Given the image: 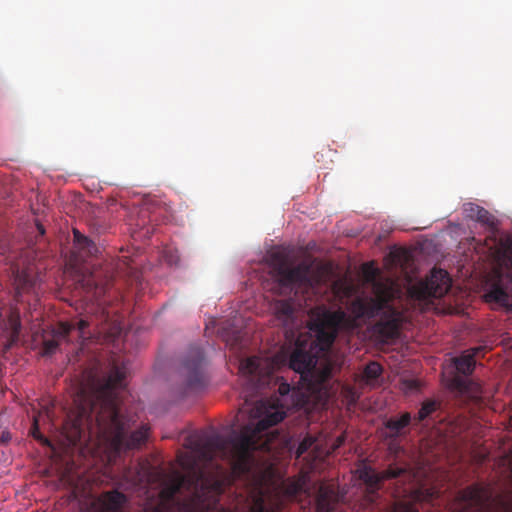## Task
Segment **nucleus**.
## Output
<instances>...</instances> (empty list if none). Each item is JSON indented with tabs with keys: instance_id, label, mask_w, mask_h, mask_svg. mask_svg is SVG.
<instances>
[{
	"instance_id": "nucleus-1",
	"label": "nucleus",
	"mask_w": 512,
	"mask_h": 512,
	"mask_svg": "<svg viewBox=\"0 0 512 512\" xmlns=\"http://www.w3.org/2000/svg\"><path fill=\"white\" fill-rule=\"evenodd\" d=\"M248 412L250 421L228 439L218 434L190 437L188 441L192 452L179 457L184 473L176 471L172 474L169 484L161 492L162 496L173 499L183 489L200 496L208 486L206 473L200 463H210L216 456L228 460L235 473H248L253 452L267 445V441L259 443L261 434L285 418V412L268 409L262 400L255 402Z\"/></svg>"
},
{
	"instance_id": "nucleus-2",
	"label": "nucleus",
	"mask_w": 512,
	"mask_h": 512,
	"mask_svg": "<svg viewBox=\"0 0 512 512\" xmlns=\"http://www.w3.org/2000/svg\"><path fill=\"white\" fill-rule=\"evenodd\" d=\"M125 377L126 368L113 365L103 383L94 386L91 392L82 387L74 400L78 408L73 423L77 433L80 434L81 426L86 424L115 455L139 448L149 432V427L142 425L129 434L131 419L121 412L119 393L125 388Z\"/></svg>"
},
{
	"instance_id": "nucleus-3",
	"label": "nucleus",
	"mask_w": 512,
	"mask_h": 512,
	"mask_svg": "<svg viewBox=\"0 0 512 512\" xmlns=\"http://www.w3.org/2000/svg\"><path fill=\"white\" fill-rule=\"evenodd\" d=\"M346 314L339 311H327L317 313L309 322V330L315 334V339L310 343L296 341V347L289 360L292 370L300 374L301 380L307 382L311 388H322L331 376V369L324 368L318 372L316 368L318 352L328 351L339 329L345 325Z\"/></svg>"
},
{
	"instance_id": "nucleus-4",
	"label": "nucleus",
	"mask_w": 512,
	"mask_h": 512,
	"mask_svg": "<svg viewBox=\"0 0 512 512\" xmlns=\"http://www.w3.org/2000/svg\"><path fill=\"white\" fill-rule=\"evenodd\" d=\"M367 283L371 284L373 297L357 298L351 303V311L356 318L383 317L376 329L386 338H394L399 330V313L391 304L395 296L394 283L390 279L380 278V270L373 263L363 265Z\"/></svg>"
},
{
	"instance_id": "nucleus-5",
	"label": "nucleus",
	"mask_w": 512,
	"mask_h": 512,
	"mask_svg": "<svg viewBox=\"0 0 512 512\" xmlns=\"http://www.w3.org/2000/svg\"><path fill=\"white\" fill-rule=\"evenodd\" d=\"M326 275L325 267H314L306 261L292 266L285 259H281L273 266L275 289L280 295H290L298 290L315 291L326 281Z\"/></svg>"
},
{
	"instance_id": "nucleus-6",
	"label": "nucleus",
	"mask_w": 512,
	"mask_h": 512,
	"mask_svg": "<svg viewBox=\"0 0 512 512\" xmlns=\"http://www.w3.org/2000/svg\"><path fill=\"white\" fill-rule=\"evenodd\" d=\"M131 273L126 258L113 260L90 272H82L78 275L77 284L85 292L87 300L99 302L116 277H126Z\"/></svg>"
},
{
	"instance_id": "nucleus-7",
	"label": "nucleus",
	"mask_w": 512,
	"mask_h": 512,
	"mask_svg": "<svg viewBox=\"0 0 512 512\" xmlns=\"http://www.w3.org/2000/svg\"><path fill=\"white\" fill-rule=\"evenodd\" d=\"M125 502L126 496L118 490L95 497L85 492L79 494L77 487H74L70 494V504L72 508H77V512H123Z\"/></svg>"
},
{
	"instance_id": "nucleus-8",
	"label": "nucleus",
	"mask_w": 512,
	"mask_h": 512,
	"mask_svg": "<svg viewBox=\"0 0 512 512\" xmlns=\"http://www.w3.org/2000/svg\"><path fill=\"white\" fill-rule=\"evenodd\" d=\"M203 361L204 355L200 348H192L189 351L181 368V375L184 377V381L177 391L180 397L187 396L203 388Z\"/></svg>"
},
{
	"instance_id": "nucleus-9",
	"label": "nucleus",
	"mask_w": 512,
	"mask_h": 512,
	"mask_svg": "<svg viewBox=\"0 0 512 512\" xmlns=\"http://www.w3.org/2000/svg\"><path fill=\"white\" fill-rule=\"evenodd\" d=\"M451 288V278L447 271L433 268L430 275L423 281L411 286L409 293L412 298L425 301L430 298H441Z\"/></svg>"
},
{
	"instance_id": "nucleus-10",
	"label": "nucleus",
	"mask_w": 512,
	"mask_h": 512,
	"mask_svg": "<svg viewBox=\"0 0 512 512\" xmlns=\"http://www.w3.org/2000/svg\"><path fill=\"white\" fill-rule=\"evenodd\" d=\"M239 370L254 390L269 386L273 379L271 367L267 363H263L258 357H249L242 360Z\"/></svg>"
},
{
	"instance_id": "nucleus-11",
	"label": "nucleus",
	"mask_w": 512,
	"mask_h": 512,
	"mask_svg": "<svg viewBox=\"0 0 512 512\" xmlns=\"http://www.w3.org/2000/svg\"><path fill=\"white\" fill-rule=\"evenodd\" d=\"M410 476L406 468L390 466L381 473H377L370 467H363L359 470V479L367 486V496L372 501L373 495L377 493L383 480L395 479L402 475Z\"/></svg>"
},
{
	"instance_id": "nucleus-12",
	"label": "nucleus",
	"mask_w": 512,
	"mask_h": 512,
	"mask_svg": "<svg viewBox=\"0 0 512 512\" xmlns=\"http://www.w3.org/2000/svg\"><path fill=\"white\" fill-rule=\"evenodd\" d=\"M505 278L500 277L484 295L485 301L495 303L501 306H507L509 302V292H512V272L507 275V284H504Z\"/></svg>"
},
{
	"instance_id": "nucleus-13",
	"label": "nucleus",
	"mask_w": 512,
	"mask_h": 512,
	"mask_svg": "<svg viewBox=\"0 0 512 512\" xmlns=\"http://www.w3.org/2000/svg\"><path fill=\"white\" fill-rule=\"evenodd\" d=\"M339 500V495L333 484H321L316 495L318 512H333L334 505Z\"/></svg>"
},
{
	"instance_id": "nucleus-14",
	"label": "nucleus",
	"mask_w": 512,
	"mask_h": 512,
	"mask_svg": "<svg viewBox=\"0 0 512 512\" xmlns=\"http://www.w3.org/2000/svg\"><path fill=\"white\" fill-rule=\"evenodd\" d=\"M451 386L460 394L472 400H480L483 389L480 383L466 377L455 375L451 380Z\"/></svg>"
},
{
	"instance_id": "nucleus-15",
	"label": "nucleus",
	"mask_w": 512,
	"mask_h": 512,
	"mask_svg": "<svg viewBox=\"0 0 512 512\" xmlns=\"http://www.w3.org/2000/svg\"><path fill=\"white\" fill-rule=\"evenodd\" d=\"M500 246L506 257V267L508 271L503 273L500 270H496L494 272V276L489 283H487V287L485 289L484 295L491 289L492 285L500 278H506L508 274L512 273V235H507L505 238L501 239ZM504 284H507V280H503Z\"/></svg>"
},
{
	"instance_id": "nucleus-16",
	"label": "nucleus",
	"mask_w": 512,
	"mask_h": 512,
	"mask_svg": "<svg viewBox=\"0 0 512 512\" xmlns=\"http://www.w3.org/2000/svg\"><path fill=\"white\" fill-rule=\"evenodd\" d=\"M309 476L307 474H301L298 477L288 479L283 484L284 494L295 499L302 494H309Z\"/></svg>"
},
{
	"instance_id": "nucleus-17",
	"label": "nucleus",
	"mask_w": 512,
	"mask_h": 512,
	"mask_svg": "<svg viewBox=\"0 0 512 512\" xmlns=\"http://www.w3.org/2000/svg\"><path fill=\"white\" fill-rule=\"evenodd\" d=\"M276 318L281 321L286 331H292L295 327L294 308L290 301L280 300L274 306Z\"/></svg>"
},
{
	"instance_id": "nucleus-18",
	"label": "nucleus",
	"mask_w": 512,
	"mask_h": 512,
	"mask_svg": "<svg viewBox=\"0 0 512 512\" xmlns=\"http://www.w3.org/2000/svg\"><path fill=\"white\" fill-rule=\"evenodd\" d=\"M480 349L481 348H475L472 350V352L466 351L453 359L454 366L458 372V375L467 378V376L472 374L476 365L475 355L478 351H480Z\"/></svg>"
},
{
	"instance_id": "nucleus-19",
	"label": "nucleus",
	"mask_w": 512,
	"mask_h": 512,
	"mask_svg": "<svg viewBox=\"0 0 512 512\" xmlns=\"http://www.w3.org/2000/svg\"><path fill=\"white\" fill-rule=\"evenodd\" d=\"M468 217L476 220L482 225L489 228L491 231L496 229V219L495 217L485 208L476 205V204H468V207L465 209Z\"/></svg>"
},
{
	"instance_id": "nucleus-20",
	"label": "nucleus",
	"mask_w": 512,
	"mask_h": 512,
	"mask_svg": "<svg viewBox=\"0 0 512 512\" xmlns=\"http://www.w3.org/2000/svg\"><path fill=\"white\" fill-rule=\"evenodd\" d=\"M72 331V326L68 323H61L59 330L53 335L52 338L44 339L43 341V354L50 356L58 349L60 339L66 338Z\"/></svg>"
},
{
	"instance_id": "nucleus-21",
	"label": "nucleus",
	"mask_w": 512,
	"mask_h": 512,
	"mask_svg": "<svg viewBox=\"0 0 512 512\" xmlns=\"http://www.w3.org/2000/svg\"><path fill=\"white\" fill-rule=\"evenodd\" d=\"M411 419L409 412L403 413L400 418H389L385 422V428L389 431L388 437L397 438L401 436L403 430L410 424Z\"/></svg>"
},
{
	"instance_id": "nucleus-22",
	"label": "nucleus",
	"mask_w": 512,
	"mask_h": 512,
	"mask_svg": "<svg viewBox=\"0 0 512 512\" xmlns=\"http://www.w3.org/2000/svg\"><path fill=\"white\" fill-rule=\"evenodd\" d=\"M74 245L78 250L81 258H86L96 254L97 246L95 243L80 233L77 229L73 230Z\"/></svg>"
},
{
	"instance_id": "nucleus-23",
	"label": "nucleus",
	"mask_w": 512,
	"mask_h": 512,
	"mask_svg": "<svg viewBox=\"0 0 512 512\" xmlns=\"http://www.w3.org/2000/svg\"><path fill=\"white\" fill-rule=\"evenodd\" d=\"M382 371V366L379 363L375 361L369 362L363 369L361 381L366 385H374L381 376Z\"/></svg>"
},
{
	"instance_id": "nucleus-24",
	"label": "nucleus",
	"mask_w": 512,
	"mask_h": 512,
	"mask_svg": "<svg viewBox=\"0 0 512 512\" xmlns=\"http://www.w3.org/2000/svg\"><path fill=\"white\" fill-rule=\"evenodd\" d=\"M438 407H439V403L436 402L435 400H431V399L425 400L422 403V406H421L420 410L418 411V414L415 417V420H417L418 422L425 420L430 415H432V413H434L438 409Z\"/></svg>"
},
{
	"instance_id": "nucleus-25",
	"label": "nucleus",
	"mask_w": 512,
	"mask_h": 512,
	"mask_svg": "<svg viewBox=\"0 0 512 512\" xmlns=\"http://www.w3.org/2000/svg\"><path fill=\"white\" fill-rule=\"evenodd\" d=\"M438 498V492L434 489H415L412 493V499L415 502H432Z\"/></svg>"
},
{
	"instance_id": "nucleus-26",
	"label": "nucleus",
	"mask_w": 512,
	"mask_h": 512,
	"mask_svg": "<svg viewBox=\"0 0 512 512\" xmlns=\"http://www.w3.org/2000/svg\"><path fill=\"white\" fill-rule=\"evenodd\" d=\"M316 443V439L311 435H306L303 440L299 443L296 456L300 457L304 453H306L311 447H313Z\"/></svg>"
},
{
	"instance_id": "nucleus-27",
	"label": "nucleus",
	"mask_w": 512,
	"mask_h": 512,
	"mask_svg": "<svg viewBox=\"0 0 512 512\" xmlns=\"http://www.w3.org/2000/svg\"><path fill=\"white\" fill-rule=\"evenodd\" d=\"M30 433L39 442L44 445L50 446V441L40 432L38 420L34 418Z\"/></svg>"
},
{
	"instance_id": "nucleus-28",
	"label": "nucleus",
	"mask_w": 512,
	"mask_h": 512,
	"mask_svg": "<svg viewBox=\"0 0 512 512\" xmlns=\"http://www.w3.org/2000/svg\"><path fill=\"white\" fill-rule=\"evenodd\" d=\"M71 326H72V330L73 329H77L79 332H80V336L82 338H85V330L86 328H88L89 326V322L86 320V319H79L77 322L75 323H69Z\"/></svg>"
},
{
	"instance_id": "nucleus-29",
	"label": "nucleus",
	"mask_w": 512,
	"mask_h": 512,
	"mask_svg": "<svg viewBox=\"0 0 512 512\" xmlns=\"http://www.w3.org/2000/svg\"><path fill=\"white\" fill-rule=\"evenodd\" d=\"M345 440H346V434L345 433H342L339 436H337L336 439L334 440L332 446H331L332 452H334L338 448H340L344 444Z\"/></svg>"
},
{
	"instance_id": "nucleus-30",
	"label": "nucleus",
	"mask_w": 512,
	"mask_h": 512,
	"mask_svg": "<svg viewBox=\"0 0 512 512\" xmlns=\"http://www.w3.org/2000/svg\"><path fill=\"white\" fill-rule=\"evenodd\" d=\"M290 390H291L290 384L285 383V382L281 383V384L279 385V387H278V392H279V394H280L281 396H286V395H288V394H289V392H290Z\"/></svg>"
},
{
	"instance_id": "nucleus-31",
	"label": "nucleus",
	"mask_w": 512,
	"mask_h": 512,
	"mask_svg": "<svg viewBox=\"0 0 512 512\" xmlns=\"http://www.w3.org/2000/svg\"><path fill=\"white\" fill-rule=\"evenodd\" d=\"M12 439L11 433L8 431H3L0 437V444L7 445Z\"/></svg>"
},
{
	"instance_id": "nucleus-32",
	"label": "nucleus",
	"mask_w": 512,
	"mask_h": 512,
	"mask_svg": "<svg viewBox=\"0 0 512 512\" xmlns=\"http://www.w3.org/2000/svg\"><path fill=\"white\" fill-rule=\"evenodd\" d=\"M406 385L409 389H418L419 388V383L417 380L406 381Z\"/></svg>"
},
{
	"instance_id": "nucleus-33",
	"label": "nucleus",
	"mask_w": 512,
	"mask_h": 512,
	"mask_svg": "<svg viewBox=\"0 0 512 512\" xmlns=\"http://www.w3.org/2000/svg\"><path fill=\"white\" fill-rule=\"evenodd\" d=\"M19 331H20V323L19 322H15L14 325H13V334L15 336H17L19 334Z\"/></svg>"
},
{
	"instance_id": "nucleus-34",
	"label": "nucleus",
	"mask_w": 512,
	"mask_h": 512,
	"mask_svg": "<svg viewBox=\"0 0 512 512\" xmlns=\"http://www.w3.org/2000/svg\"><path fill=\"white\" fill-rule=\"evenodd\" d=\"M37 228H38L39 233H40L41 235H44V233H45V229H44V227H43L41 224H38V225H37Z\"/></svg>"
},
{
	"instance_id": "nucleus-35",
	"label": "nucleus",
	"mask_w": 512,
	"mask_h": 512,
	"mask_svg": "<svg viewBox=\"0 0 512 512\" xmlns=\"http://www.w3.org/2000/svg\"><path fill=\"white\" fill-rule=\"evenodd\" d=\"M246 411H247V409H244V408H243V409H241V410H240V414H243V413H244V412H246Z\"/></svg>"
}]
</instances>
